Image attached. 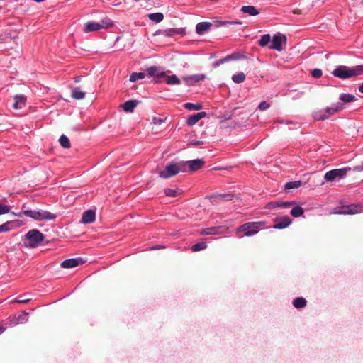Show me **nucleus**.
Segmentation results:
<instances>
[{
	"label": "nucleus",
	"instance_id": "1",
	"mask_svg": "<svg viewBox=\"0 0 363 363\" xmlns=\"http://www.w3.org/2000/svg\"><path fill=\"white\" fill-rule=\"evenodd\" d=\"M266 224V221L248 222L239 226L236 229V234L245 232V236H252L257 234L261 228H264Z\"/></svg>",
	"mask_w": 363,
	"mask_h": 363
},
{
	"label": "nucleus",
	"instance_id": "2",
	"mask_svg": "<svg viewBox=\"0 0 363 363\" xmlns=\"http://www.w3.org/2000/svg\"><path fill=\"white\" fill-rule=\"evenodd\" d=\"M179 172H186V163L180 162L178 163L170 162L167 164L164 169L159 172L161 178L168 179L177 175Z\"/></svg>",
	"mask_w": 363,
	"mask_h": 363
},
{
	"label": "nucleus",
	"instance_id": "3",
	"mask_svg": "<svg viewBox=\"0 0 363 363\" xmlns=\"http://www.w3.org/2000/svg\"><path fill=\"white\" fill-rule=\"evenodd\" d=\"M344 106L341 103H337L331 107L327 108L324 111H318L314 113V118L317 121H323L329 116L335 114L343 108Z\"/></svg>",
	"mask_w": 363,
	"mask_h": 363
},
{
	"label": "nucleus",
	"instance_id": "4",
	"mask_svg": "<svg viewBox=\"0 0 363 363\" xmlns=\"http://www.w3.org/2000/svg\"><path fill=\"white\" fill-rule=\"evenodd\" d=\"M350 167H345L342 169H335L327 172L324 175V179L327 182H333L335 180H340L345 177L349 172Z\"/></svg>",
	"mask_w": 363,
	"mask_h": 363
},
{
	"label": "nucleus",
	"instance_id": "5",
	"mask_svg": "<svg viewBox=\"0 0 363 363\" xmlns=\"http://www.w3.org/2000/svg\"><path fill=\"white\" fill-rule=\"evenodd\" d=\"M363 212V203H352L342 206L336 211L338 214L354 215Z\"/></svg>",
	"mask_w": 363,
	"mask_h": 363
},
{
	"label": "nucleus",
	"instance_id": "6",
	"mask_svg": "<svg viewBox=\"0 0 363 363\" xmlns=\"http://www.w3.org/2000/svg\"><path fill=\"white\" fill-rule=\"evenodd\" d=\"M26 237L29 240V245L32 247H36L45 240V235L36 229L29 230Z\"/></svg>",
	"mask_w": 363,
	"mask_h": 363
},
{
	"label": "nucleus",
	"instance_id": "7",
	"mask_svg": "<svg viewBox=\"0 0 363 363\" xmlns=\"http://www.w3.org/2000/svg\"><path fill=\"white\" fill-rule=\"evenodd\" d=\"M112 26L111 22L102 21V24L96 22H88L84 27V33H89L93 31H97L104 28H108Z\"/></svg>",
	"mask_w": 363,
	"mask_h": 363
},
{
	"label": "nucleus",
	"instance_id": "8",
	"mask_svg": "<svg viewBox=\"0 0 363 363\" xmlns=\"http://www.w3.org/2000/svg\"><path fill=\"white\" fill-rule=\"evenodd\" d=\"M350 70V67L347 66H339L333 71V74L340 79H347L352 77Z\"/></svg>",
	"mask_w": 363,
	"mask_h": 363
},
{
	"label": "nucleus",
	"instance_id": "9",
	"mask_svg": "<svg viewBox=\"0 0 363 363\" xmlns=\"http://www.w3.org/2000/svg\"><path fill=\"white\" fill-rule=\"evenodd\" d=\"M273 228L275 229H283L288 227L291 223V219L288 216L277 217L274 220Z\"/></svg>",
	"mask_w": 363,
	"mask_h": 363
},
{
	"label": "nucleus",
	"instance_id": "10",
	"mask_svg": "<svg viewBox=\"0 0 363 363\" xmlns=\"http://www.w3.org/2000/svg\"><path fill=\"white\" fill-rule=\"evenodd\" d=\"M56 217V215L51 212L42 209L36 210L35 220H53Z\"/></svg>",
	"mask_w": 363,
	"mask_h": 363
},
{
	"label": "nucleus",
	"instance_id": "11",
	"mask_svg": "<svg viewBox=\"0 0 363 363\" xmlns=\"http://www.w3.org/2000/svg\"><path fill=\"white\" fill-rule=\"evenodd\" d=\"M286 38L285 35H274L272 39V45L269 47L271 49L281 51L283 50L282 43H286Z\"/></svg>",
	"mask_w": 363,
	"mask_h": 363
},
{
	"label": "nucleus",
	"instance_id": "12",
	"mask_svg": "<svg viewBox=\"0 0 363 363\" xmlns=\"http://www.w3.org/2000/svg\"><path fill=\"white\" fill-rule=\"evenodd\" d=\"M206 79V75L203 74H194L186 76L183 77V80L188 86L195 85L196 83L203 81Z\"/></svg>",
	"mask_w": 363,
	"mask_h": 363
},
{
	"label": "nucleus",
	"instance_id": "13",
	"mask_svg": "<svg viewBox=\"0 0 363 363\" xmlns=\"http://www.w3.org/2000/svg\"><path fill=\"white\" fill-rule=\"evenodd\" d=\"M184 162L186 163V166H189V170L192 172L200 169L205 164V162L201 159H196Z\"/></svg>",
	"mask_w": 363,
	"mask_h": 363
},
{
	"label": "nucleus",
	"instance_id": "14",
	"mask_svg": "<svg viewBox=\"0 0 363 363\" xmlns=\"http://www.w3.org/2000/svg\"><path fill=\"white\" fill-rule=\"evenodd\" d=\"M96 219V213L94 210H87L82 214L81 222L85 224L91 223Z\"/></svg>",
	"mask_w": 363,
	"mask_h": 363
},
{
	"label": "nucleus",
	"instance_id": "15",
	"mask_svg": "<svg viewBox=\"0 0 363 363\" xmlns=\"http://www.w3.org/2000/svg\"><path fill=\"white\" fill-rule=\"evenodd\" d=\"M245 57H246L245 56L240 55L238 52H234L231 55L226 56L225 57H224L223 59L219 60L218 61L215 62L214 65H215V66H218L220 64H222L225 62L229 61V60H240V59H244Z\"/></svg>",
	"mask_w": 363,
	"mask_h": 363
},
{
	"label": "nucleus",
	"instance_id": "16",
	"mask_svg": "<svg viewBox=\"0 0 363 363\" xmlns=\"http://www.w3.org/2000/svg\"><path fill=\"white\" fill-rule=\"evenodd\" d=\"M206 116V113L203 111L194 114L187 118L186 123L188 125L192 126Z\"/></svg>",
	"mask_w": 363,
	"mask_h": 363
},
{
	"label": "nucleus",
	"instance_id": "17",
	"mask_svg": "<svg viewBox=\"0 0 363 363\" xmlns=\"http://www.w3.org/2000/svg\"><path fill=\"white\" fill-rule=\"evenodd\" d=\"M26 98L22 94L16 95L14 96L13 108L16 109H21L26 105Z\"/></svg>",
	"mask_w": 363,
	"mask_h": 363
},
{
	"label": "nucleus",
	"instance_id": "18",
	"mask_svg": "<svg viewBox=\"0 0 363 363\" xmlns=\"http://www.w3.org/2000/svg\"><path fill=\"white\" fill-rule=\"evenodd\" d=\"M211 26H212V23L210 22L199 23L196 26V33L199 35H203L206 31L209 30Z\"/></svg>",
	"mask_w": 363,
	"mask_h": 363
},
{
	"label": "nucleus",
	"instance_id": "19",
	"mask_svg": "<svg viewBox=\"0 0 363 363\" xmlns=\"http://www.w3.org/2000/svg\"><path fill=\"white\" fill-rule=\"evenodd\" d=\"M82 262L79 259H69L64 260L60 265L62 268H72L77 267Z\"/></svg>",
	"mask_w": 363,
	"mask_h": 363
},
{
	"label": "nucleus",
	"instance_id": "20",
	"mask_svg": "<svg viewBox=\"0 0 363 363\" xmlns=\"http://www.w3.org/2000/svg\"><path fill=\"white\" fill-rule=\"evenodd\" d=\"M147 75L149 77H162L165 76L164 72H159V68L155 66H152L147 69Z\"/></svg>",
	"mask_w": 363,
	"mask_h": 363
},
{
	"label": "nucleus",
	"instance_id": "21",
	"mask_svg": "<svg viewBox=\"0 0 363 363\" xmlns=\"http://www.w3.org/2000/svg\"><path fill=\"white\" fill-rule=\"evenodd\" d=\"M138 105V101L136 100H129L125 101L123 104V108L125 112H133L134 108Z\"/></svg>",
	"mask_w": 363,
	"mask_h": 363
},
{
	"label": "nucleus",
	"instance_id": "22",
	"mask_svg": "<svg viewBox=\"0 0 363 363\" xmlns=\"http://www.w3.org/2000/svg\"><path fill=\"white\" fill-rule=\"evenodd\" d=\"M21 214L27 217H30L35 220L36 217V210H28L26 208V205L23 204L22 206V211L18 214V216H21Z\"/></svg>",
	"mask_w": 363,
	"mask_h": 363
},
{
	"label": "nucleus",
	"instance_id": "23",
	"mask_svg": "<svg viewBox=\"0 0 363 363\" xmlns=\"http://www.w3.org/2000/svg\"><path fill=\"white\" fill-rule=\"evenodd\" d=\"M243 13H248L250 16H256L259 14L258 11L253 6H243L241 8Z\"/></svg>",
	"mask_w": 363,
	"mask_h": 363
},
{
	"label": "nucleus",
	"instance_id": "24",
	"mask_svg": "<svg viewBox=\"0 0 363 363\" xmlns=\"http://www.w3.org/2000/svg\"><path fill=\"white\" fill-rule=\"evenodd\" d=\"M85 93L82 91L79 87L73 89L72 92V97L77 100L82 99L85 97Z\"/></svg>",
	"mask_w": 363,
	"mask_h": 363
},
{
	"label": "nucleus",
	"instance_id": "25",
	"mask_svg": "<svg viewBox=\"0 0 363 363\" xmlns=\"http://www.w3.org/2000/svg\"><path fill=\"white\" fill-rule=\"evenodd\" d=\"M350 73L352 77H357L363 74V65H359L352 67H350Z\"/></svg>",
	"mask_w": 363,
	"mask_h": 363
},
{
	"label": "nucleus",
	"instance_id": "26",
	"mask_svg": "<svg viewBox=\"0 0 363 363\" xmlns=\"http://www.w3.org/2000/svg\"><path fill=\"white\" fill-rule=\"evenodd\" d=\"M293 305L296 308H301L306 306V300L304 298L298 297L294 300Z\"/></svg>",
	"mask_w": 363,
	"mask_h": 363
},
{
	"label": "nucleus",
	"instance_id": "27",
	"mask_svg": "<svg viewBox=\"0 0 363 363\" xmlns=\"http://www.w3.org/2000/svg\"><path fill=\"white\" fill-rule=\"evenodd\" d=\"M148 18L154 22L160 23L164 19V15L162 13H150Z\"/></svg>",
	"mask_w": 363,
	"mask_h": 363
},
{
	"label": "nucleus",
	"instance_id": "28",
	"mask_svg": "<svg viewBox=\"0 0 363 363\" xmlns=\"http://www.w3.org/2000/svg\"><path fill=\"white\" fill-rule=\"evenodd\" d=\"M340 99L345 103H350L355 101L356 97L352 94H342L340 95Z\"/></svg>",
	"mask_w": 363,
	"mask_h": 363
},
{
	"label": "nucleus",
	"instance_id": "29",
	"mask_svg": "<svg viewBox=\"0 0 363 363\" xmlns=\"http://www.w3.org/2000/svg\"><path fill=\"white\" fill-rule=\"evenodd\" d=\"M302 184L301 181H294V182H287L285 184V189L286 190H291L293 189H298L299 188Z\"/></svg>",
	"mask_w": 363,
	"mask_h": 363
},
{
	"label": "nucleus",
	"instance_id": "30",
	"mask_svg": "<svg viewBox=\"0 0 363 363\" xmlns=\"http://www.w3.org/2000/svg\"><path fill=\"white\" fill-rule=\"evenodd\" d=\"M304 213L303 208L300 206H296L291 210V214L295 218L300 217Z\"/></svg>",
	"mask_w": 363,
	"mask_h": 363
},
{
	"label": "nucleus",
	"instance_id": "31",
	"mask_svg": "<svg viewBox=\"0 0 363 363\" xmlns=\"http://www.w3.org/2000/svg\"><path fill=\"white\" fill-rule=\"evenodd\" d=\"M245 79V74L243 72H239L232 76V80L236 84L242 83Z\"/></svg>",
	"mask_w": 363,
	"mask_h": 363
},
{
	"label": "nucleus",
	"instance_id": "32",
	"mask_svg": "<svg viewBox=\"0 0 363 363\" xmlns=\"http://www.w3.org/2000/svg\"><path fill=\"white\" fill-rule=\"evenodd\" d=\"M271 41V36L269 34H265L262 35L260 40L258 41V44L261 47H266Z\"/></svg>",
	"mask_w": 363,
	"mask_h": 363
},
{
	"label": "nucleus",
	"instance_id": "33",
	"mask_svg": "<svg viewBox=\"0 0 363 363\" xmlns=\"http://www.w3.org/2000/svg\"><path fill=\"white\" fill-rule=\"evenodd\" d=\"M59 142L60 143V145L64 148L67 149L69 148L71 146L69 138L65 135H62L60 137Z\"/></svg>",
	"mask_w": 363,
	"mask_h": 363
},
{
	"label": "nucleus",
	"instance_id": "34",
	"mask_svg": "<svg viewBox=\"0 0 363 363\" xmlns=\"http://www.w3.org/2000/svg\"><path fill=\"white\" fill-rule=\"evenodd\" d=\"M181 190L178 188L174 189L167 188L164 189V194L167 196L175 197L180 194Z\"/></svg>",
	"mask_w": 363,
	"mask_h": 363
},
{
	"label": "nucleus",
	"instance_id": "35",
	"mask_svg": "<svg viewBox=\"0 0 363 363\" xmlns=\"http://www.w3.org/2000/svg\"><path fill=\"white\" fill-rule=\"evenodd\" d=\"M166 82L168 84L174 85V84H179L181 83V80L175 74H173L171 76H167Z\"/></svg>",
	"mask_w": 363,
	"mask_h": 363
},
{
	"label": "nucleus",
	"instance_id": "36",
	"mask_svg": "<svg viewBox=\"0 0 363 363\" xmlns=\"http://www.w3.org/2000/svg\"><path fill=\"white\" fill-rule=\"evenodd\" d=\"M145 76L144 72H133L130 76V82H135L138 79H143Z\"/></svg>",
	"mask_w": 363,
	"mask_h": 363
},
{
	"label": "nucleus",
	"instance_id": "37",
	"mask_svg": "<svg viewBox=\"0 0 363 363\" xmlns=\"http://www.w3.org/2000/svg\"><path fill=\"white\" fill-rule=\"evenodd\" d=\"M31 298L27 294H23L16 298L13 302V303H28Z\"/></svg>",
	"mask_w": 363,
	"mask_h": 363
},
{
	"label": "nucleus",
	"instance_id": "38",
	"mask_svg": "<svg viewBox=\"0 0 363 363\" xmlns=\"http://www.w3.org/2000/svg\"><path fill=\"white\" fill-rule=\"evenodd\" d=\"M218 228L211 227L201 231V235H215L218 233Z\"/></svg>",
	"mask_w": 363,
	"mask_h": 363
},
{
	"label": "nucleus",
	"instance_id": "39",
	"mask_svg": "<svg viewBox=\"0 0 363 363\" xmlns=\"http://www.w3.org/2000/svg\"><path fill=\"white\" fill-rule=\"evenodd\" d=\"M184 107L188 110H201L202 108L201 104H192V103H186L184 104Z\"/></svg>",
	"mask_w": 363,
	"mask_h": 363
},
{
	"label": "nucleus",
	"instance_id": "40",
	"mask_svg": "<svg viewBox=\"0 0 363 363\" xmlns=\"http://www.w3.org/2000/svg\"><path fill=\"white\" fill-rule=\"evenodd\" d=\"M206 247H207V245H206V244L205 242H199V243H196V244L194 245L191 247V250L194 252H197V251H200V250H204Z\"/></svg>",
	"mask_w": 363,
	"mask_h": 363
},
{
	"label": "nucleus",
	"instance_id": "41",
	"mask_svg": "<svg viewBox=\"0 0 363 363\" xmlns=\"http://www.w3.org/2000/svg\"><path fill=\"white\" fill-rule=\"evenodd\" d=\"M28 313L26 311H23L21 314H20L16 318L17 321L15 323H23L28 320Z\"/></svg>",
	"mask_w": 363,
	"mask_h": 363
},
{
	"label": "nucleus",
	"instance_id": "42",
	"mask_svg": "<svg viewBox=\"0 0 363 363\" xmlns=\"http://www.w3.org/2000/svg\"><path fill=\"white\" fill-rule=\"evenodd\" d=\"M234 195L232 194H220L216 196V198L220 200L224 201H231L233 200Z\"/></svg>",
	"mask_w": 363,
	"mask_h": 363
},
{
	"label": "nucleus",
	"instance_id": "43",
	"mask_svg": "<svg viewBox=\"0 0 363 363\" xmlns=\"http://www.w3.org/2000/svg\"><path fill=\"white\" fill-rule=\"evenodd\" d=\"M311 73L313 77L315 79L320 78L323 74L322 70L320 69H314L311 70Z\"/></svg>",
	"mask_w": 363,
	"mask_h": 363
},
{
	"label": "nucleus",
	"instance_id": "44",
	"mask_svg": "<svg viewBox=\"0 0 363 363\" xmlns=\"http://www.w3.org/2000/svg\"><path fill=\"white\" fill-rule=\"evenodd\" d=\"M183 31L177 30L176 29H169L164 31V34L167 36H172L174 34H181Z\"/></svg>",
	"mask_w": 363,
	"mask_h": 363
},
{
	"label": "nucleus",
	"instance_id": "45",
	"mask_svg": "<svg viewBox=\"0 0 363 363\" xmlns=\"http://www.w3.org/2000/svg\"><path fill=\"white\" fill-rule=\"evenodd\" d=\"M11 225V223L10 222H7L6 223L0 225V233L9 231L11 229V228H10Z\"/></svg>",
	"mask_w": 363,
	"mask_h": 363
},
{
	"label": "nucleus",
	"instance_id": "46",
	"mask_svg": "<svg viewBox=\"0 0 363 363\" xmlns=\"http://www.w3.org/2000/svg\"><path fill=\"white\" fill-rule=\"evenodd\" d=\"M163 123H164V120L161 117L154 116L152 118V123L155 125H160Z\"/></svg>",
	"mask_w": 363,
	"mask_h": 363
},
{
	"label": "nucleus",
	"instance_id": "47",
	"mask_svg": "<svg viewBox=\"0 0 363 363\" xmlns=\"http://www.w3.org/2000/svg\"><path fill=\"white\" fill-rule=\"evenodd\" d=\"M270 107V105L267 101H262L259 105V109L260 111H265Z\"/></svg>",
	"mask_w": 363,
	"mask_h": 363
},
{
	"label": "nucleus",
	"instance_id": "48",
	"mask_svg": "<svg viewBox=\"0 0 363 363\" xmlns=\"http://www.w3.org/2000/svg\"><path fill=\"white\" fill-rule=\"evenodd\" d=\"M9 212V207L0 203V215L6 214Z\"/></svg>",
	"mask_w": 363,
	"mask_h": 363
},
{
	"label": "nucleus",
	"instance_id": "49",
	"mask_svg": "<svg viewBox=\"0 0 363 363\" xmlns=\"http://www.w3.org/2000/svg\"><path fill=\"white\" fill-rule=\"evenodd\" d=\"M279 203V207H284V208H289L291 205H294L295 203L294 201L291 202H278Z\"/></svg>",
	"mask_w": 363,
	"mask_h": 363
},
{
	"label": "nucleus",
	"instance_id": "50",
	"mask_svg": "<svg viewBox=\"0 0 363 363\" xmlns=\"http://www.w3.org/2000/svg\"><path fill=\"white\" fill-rule=\"evenodd\" d=\"M235 25V24H242V22L241 21H224V22H221L220 23V25L221 26H226V25Z\"/></svg>",
	"mask_w": 363,
	"mask_h": 363
},
{
	"label": "nucleus",
	"instance_id": "51",
	"mask_svg": "<svg viewBox=\"0 0 363 363\" xmlns=\"http://www.w3.org/2000/svg\"><path fill=\"white\" fill-rule=\"evenodd\" d=\"M279 203L278 202H271L267 204V206L269 208H277L279 207Z\"/></svg>",
	"mask_w": 363,
	"mask_h": 363
},
{
	"label": "nucleus",
	"instance_id": "52",
	"mask_svg": "<svg viewBox=\"0 0 363 363\" xmlns=\"http://www.w3.org/2000/svg\"><path fill=\"white\" fill-rule=\"evenodd\" d=\"M203 143V141H200V140H193V141L191 142V144H192L193 145H195V146L201 145H202Z\"/></svg>",
	"mask_w": 363,
	"mask_h": 363
},
{
	"label": "nucleus",
	"instance_id": "53",
	"mask_svg": "<svg viewBox=\"0 0 363 363\" xmlns=\"http://www.w3.org/2000/svg\"><path fill=\"white\" fill-rule=\"evenodd\" d=\"M354 169H355V170L359 171V172L363 171V165L356 166L354 167Z\"/></svg>",
	"mask_w": 363,
	"mask_h": 363
},
{
	"label": "nucleus",
	"instance_id": "54",
	"mask_svg": "<svg viewBox=\"0 0 363 363\" xmlns=\"http://www.w3.org/2000/svg\"><path fill=\"white\" fill-rule=\"evenodd\" d=\"M80 80H81V77H79V76H78V77H74V82L75 83H78V82H80Z\"/></svg>",
	"mask_w": 363,
	"mask_h": 363
},
{
	"label": "nucleus",
	"instance_id": "55",
	"mask_svg": "<svg viewBox=\"0 0 363 363\" xmlns=\"http://www.w3.org/2000/svg\"><path fill=\"white\" fill-rule=\"evenodd\" d=\"M359 91L363 93V83L359 86Z\"/></svg>",
	"mask_w": 363,
	"mask_h": 363
},
{
	"label": "nucleus",
	"instance_id": "56",
	"mask_svg": "<svg viewBox=\"0 0 363 363\" xmlns=\"http://www.w3.org/2000/svg\"><path fill=\"white\" fill-rule=\"evenodd\" d=\"M294 13L299 14V13H300V11H299V10H294Z\"/></svg>",
	"mask_w": 363,
	"mask_h": 363
}]
</instances>
